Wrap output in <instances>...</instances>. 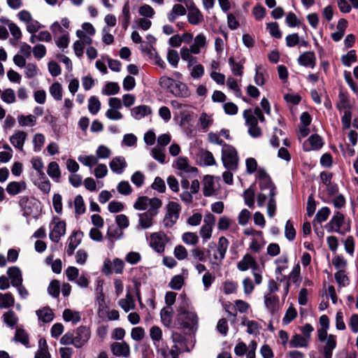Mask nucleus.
<instances>
[{"instance_id": "obj_1", "label": "nucleus", "mask_w": 358, "mask_h": 358, "mask_svg": "<svg viewBox=\"0 0 358 358\" xmlns=\"http://www.w3.org/2000/svg\"><path fill=\"white\" fill-rule=\"evenodd\" d=\"M152 207L147 211L138 213V221L136 226L137 230H145L150 228L154 224V219L159 213V208L162 206V202L158 198L151 201Z\"/></svg>"}, {"instance_id": "obj_2", "label": "nucleus", "mask_w": 358, "mask_h": 358, "mask_svg": "<svg viewBox=\"0 0 358 358\" xmlns=\"http://www.w3.org/2000/svg\"><path fill=\"white\" fill-rule=\"evenodd\" d=\"M325 227L328 232L334 231L341 235H345L351 229L350 220L345 222V215L339 211L334 212Z\"/></svg>"}, {"instance_id": "obj_3", "label": "nucleus", "mask_w": 358, "mask_h": 358, "mask_svg": "<svg viewBox=\"0 0 358 358\" xmlns=\"http://www.w3.org/2000/svg\"><path fill=\"white\" fill-rule=\"evenodd\" d=\"M181 187L183 189L180 194V198L182 202L187 205H190L193 202V194H197L200 189V183L197 179L192 181L191 185L187 178L182 179L180 181Z\"/></svg>"}, {"instance_id": "obj_4", "label": "nucleus", "mask_w": 358, "mask_h": 358, "mask_svg": "<svg viewBox=\"0 0 358 358\" xmlns=\"http://www.w3.org/2000/svg\"><path fill=\"white\" fill-rule=\"evenodd\" d=\"M181 212V206L175 201H169L166 206V213L163 219L165 228L173 227L178 222Z\"/></svg>"}, {"instance_id": "obj_5", "label": "nucleus", "mask_w": 358, "mask_h": 358, "mask_svg": "<svg viewBox=\"0 0 358 358\" xmlns=\"http://www.w3.org/2000/svg\"><path fill=\"white\" fill-rule=\"evenodd\" d=\"M222 161L223 166L230 171H236L238 165V156L234 147L229 145L222 149Z\"/></svg>"}, {"instance_id": "obj_6", "label": "nucleus", "mask_w": 358, "mask_h": 358, "mask_svg": "<svg viewBox=\"0 0 358 358\" xmlns=\"http://www.w3.org/2000/svg\"><path fill=\"white\" fill-rule=\"evenodd\" d=\"M319 341L323 345L318 348L319 352L323 355V358H332L333 351L337 345L336 336L333 334H328L320 337V334L317 335Z\"/></svg>"}, {"instance_id": "obj_7", "label": "nucleus", "mask_w": 358, "mask_h": 358, "mask_svg": "<svg viewBox=\"0 0 358 358\" xmlns=\"http://www.w3.org/2000/svg\"><path fill=\"white\" fill-rule=\"evenodd\" d=\"M256 177L259 180V189L262 192L268 189V196H272L277 194L276 187L273 182L270 176L266 173L264 168H259Z\"/></svg>"}, {"instance_id": "obj_8", "label": "nucleus", "mask_w": 358, "mask_h": 358, "mask_svg": "<svg viewBox=\"0 0 358 358\" xmlns=\"http://www.w3.org/2000/svg\"><path fill=\"white\" fill-rule=\"evenodd\" d=\"M198 323L196 314L191 311L178 313L176 324L180 329H193Z\"/></svg>"}, {"instance_id": "obj_9", "label": "nucleus", "mask_w": 358, "mask_h": 358, "mask_svg": "<svg viewBox=\"0 0 358 358\" xmlns=\"http://www.w3.org/2000/svg\"><path fill=\"white\" fill-rule=\"evenodd\" d=\"M243 117L245 124L248 127V134L252 138H259L262 136V130L257 124V119L252 113L251 108L246 109L243 111Z\"/></svg>"}, {"instance_id": "obj_10", "label": "nucleus", "mask_w": 358, "mask_h": 358, "mask_svg": "<svg viewBox=\"0 0 358 358\" xmlns=\"http://www.w3.org/2000/svg\"><path fill=\"white\" fill-rule=\"evenodd\" d=\"M173 167L180 171L178 175L182 179L189 178L192 175H196L198 172L197 168L189 165L187 157H178Z\"/></svg>"}, {"instance_id": "obj_11", "label": "nucleus", "mask_w": 358, "mask_h": 358, "mask_svg": "<svg viewBox=\"0 0 358 358\" xmlns=\"http://www.w3.org/2000/svg\"><path fill=\"white\" fill-rule=\"evenodd\" d=\"M167 236L163 232H155L150 236L149 245L156 252L162 254L164 252Z\"/></svg>"}, {"instance_id": "obj_12", "label": "nucleus", "mask_w": 358, "mask_h": 358, "mask_svg": "<svg viewBox=\"0 0 358 358\" xmlns=\"http://www.w3.org/2000/svg\"><path fill=\"white\" fill-rule=\"evenodd\" d=\"M90 329L85 326H80L74 332L75 347L80 348L87 343L90 338Z\"/></svg>"}, {"instance_id": "obj_13", "label": "nucleus", "mask_w": 358, "mask_h": 358, "mask_svg": "<svg viewBox=\"0 0 358 358\" xmlns=\"http://www.w3.org/2000/svg\"><path fill=\"white\" fill-rule=\"evenodd\" d=\"M110 350L113 355L118 357L129 358L130 357V347L127 343L122 341V342H114L110 345Z\"/></svg>"}, {"instance_id": "obj_14", "label": "nucleus", "mask_w": 358, "mask_h": 358, "mask_svg": "<svg viewBox=\"0 0 358 358\" xmlns=\"http://www.w3.org/2000/svg\"><path fill=\"white\" fill-rule=\"evenodd\" d=\"M57 222H55L53 228L50 230L49 237L50 239L55 242L59 243L61 238L65 235L66 233V222L64 221L59 220V218Z\"/></svg>"}, {"instance_id": "obj_15", "label": "nucleus", "mask_w": 358, "mask_h": 358, "mask_svg": "<svg viewBox=\"0 0 358 358\" xmlns=\"http://www.w3.org/2000/svg\"><path fill=\"white\" fill-rule=\"evenodd\" d=\"M187 20L192 25H197L203 21V15L199 9L195 6L191 0L190 5L188 6Z\"/></svg>"}, {"instance_id": "obj_16", "label": "nucleus", "mask_w": 358, "mask_h": 358, "mask_svg": "<svg viewBox=\"0 0 358 358\" xmlns=\"http://www.w3.org/2000/svg\"><path fill=\"white\" fill-rule=\"evenodd\" d=\"M324 145L322 138L318 134H313L303 143L305 151L318 150Z\"/></svg>"}, {"instance_id": "obj_17", "label": "nucleus", "mask_w": 358, "mask_h": 358, "mask_svg": "<svg viewBox=\"0 0 358 358\" xmlns=\"http://www.w3.org/2000/svg\"><path fill=\"white\" fill-rule=\"evenodd\" d=\"M297 62L302 66L313 69L316 64L315 53L311 51L304 52L299 55Z\"/></svg>"}, {"instance_id": "obj_18", "label": "nucleus", "mask_w": 358, "mask_h": 358, "mask_svg": "<svg viewBox=\"0 0 358 358\" xmlns=\"http://www.w3.org/2000/svg\"><path fill=\"white\" fill-rule=\"evenodd\" d=\"M264 299L266 308L273 315L278 310L279 297L275 294H271V293H265Z\"/></svg>"}, {"instance_id": "obj_19", "label": "nucleus", "mask_w": 358, "mask_h": 358, "mask_svg": "<svg viewBox=\"0 0 358 358\" xmlns=\"http://www.w3.org/2000/svg\"><path fill=\"white\" fill-rule=\"evenodd\" d=\"M83 236V233L80 231H75L69 238V244L66 249L68 256L73 255L75 249L80 245Z\"/></svg>"}, {"instance_id": "obj_20", "label": "nucleus", "mask_w": 358, "mask_h": 358, "mask_svg": "<svg viewBox=\"0 0 358 358\" xmlns=\"http://www.w3.org/2000/svg\"><path fill=\"white\" fill-rule=\"evenodd\" d=\"M27 134L23 131H15L10 137V142L16 149L22 151Z\"/></svg>"}, {"instance_id": "obj_21", "label": "nucleus", "mask_w": 358, "mask_h": 358, "mask_svg": "<svg viewBox=\"0 0 358 358\" xmlns=\"http://www.w3.org/2000/svg\"><path fill=\"white\" fill-rule=\"evenodd\" d=\"M111 171L117 174H122L127 166L125 158L122 156L115 157L109 163Z\"/></svg>"}, {"instance_id": "obj_22", "label": "nucleus", "mask_w": 358, "mask_h": 358, "mask_svg": "<svg viewBox=\"0 0 358 358\" xmlns=\"http://www.w3.org/2000/svg\"><path fill=\"white\" fill-rule=\"evenodd\" d=\"M162 336L163 333L160 327L153 326L150 329V337L156 350L162 347V343L164 342Z\"/></svg>"}, {"instance_id": "obj_23", "label": "nucleus", "mask_w": 358, "mask_h": 358, "mask_svg": "<svg viewBox=\"0 0 358 358\" xmlns=\"http://www.w3.org/2000/svg\"><path fill=\"white\" fill-rule=\"evenodd\" d=\"M152 113V109L149 106L140 105L131 109V115L135 120H141Z\"/></svg>"}, {"instance_id": "obj_24", "label": "nucleus", "mask_w": 358, "mask_h": 358, "mask_svg": "<svg viewBox=\"0 0 358 358\" xmlns=\"http://www.w3.org/2000/svg\"><path fill=\"white\" fill-rule=\"evenodd\" d=\"M7 274L10 280L11 285L19 286L22 283V275L20 269L17 266H11L8 268Z\"/></svg>"}, {"instance_id": "obj_25", "label": "nucleus", "mask_w": 358, "mask_h": 358, "mask_svg": "<svg viewBox=\"0 0 358 358\" xmlns=\"http://www.w3.org/2000/svg\"><path fill=\"white\" fill-rule=\"evenodd\" d=\"M38 320L43 323L50 322L54 320L55 314L49 306H45L36 311Z\"/></svg>"}, {"instance_id": "obj_26", "label": "nucleus", "mask_w": 358, "mask_h": 358, "mask_svg": "<svg viewBox=\"0 0 358 358\" xmlns=\"http://www.w3.org/2000/svg\"><path fill=\"white\" fill-rule=\"evenodd\" d=\"M228 62L232 73L235 76L241 77L243 74L244 60L239 59L237 61L234 57H230L228 59Z\"/></svg>"}, {"instance_id": "obj_27", "label": "nucleus", "mask_w": 358, "mask_h": 358, "mask_svg": "<svg viewBox=\"0 0 358 358\" xmlns=\"http://www.w3.org/2000/svg\"><path fill=\"white\" fill-rule=\"evenodd\" d=\"M27 185L24 181L10 182L6 187V192L10 196H15L20 194L22 191L26 189Z\"/></svg>"}, {"instance_id": "obj_28", "label": "nucleus", "mask_w": 358, "mask_h": 358, "mask_svg": "<svg viewBox=\"0 0 358 358\" xmlns=\"http://www.w3.org/2000/svg\"><path fill=\"white\" fill-rule=\"evenodd\" d=\"M19 206L23 211V215L28 217L33 213L32 207L36 204L29 199L27 196H23L20 198Z\"/></svg>"}, {"instance_id": "obj_29", "label": "nucleus", "mask_w": 358, "mask_h": 358, "mask_svg": "<svg viewBox=\"0 0 358 358\" xmlns=\"http://www.w3.org/2000/svg\"><path fill=\"white\" fill-rule=\"evenodd\" d=\"M352 105L350 101L349 96L347 92L340 91L338 93V102L337 103V108L338 110H351Z\"/></svg>"}, {"instance_id": "obj_30", "label": "nucleus", "mask_w": 358, "mask_h": 358, "mask_svg": "<svg viewBox=\"0 0 358 358\" xmlns=\"http://www.w3.org/2000/svg\"><path fill=\"white\" fill-rule=\"evenodd\" d=\"M1 317L3 323L10 329H13L19 321L17 314L13 310L4 313Z\"/></svg>"}, {"instance_id": "obj_31", "label": "nucleus", "mask_w": 358, "mask_h": 358, "mask_svg": "<svg viewBox=\"0 0 358 358\" xmlns=\"http://www.w3.org/2000/svg\"><path fill=\"white\" fill-rule=\"evenodd\" d=\"M309 345V341L301 334H296L292 336L291 340L289 341V346L290 348H306Z\"/></svg>"}, {"instance_id": "obj_32", "label": "nucleus", "mask_w": 358, "mask_h": 358, "mask_svg": "<svg viewBox=\"0 0 358 358\" xmlns=\"http://www.w3.org/2000/svg\"><path fill=\"white\" fill-rule=\"evenodd\" d=\"M191 92L187 85L181 81H178L175 85L173 95L176 97L187 98L190 96Z\"/></svg>"}, {"instance_id": "obj_33", "label": "nucleus", "mask_w": 358, "mask_h": 358, "mask_svg": "<svg viewBox=\"0 0 358 358\" xmlns=\"http://www.w3.org/2000/svg\"><path fill=\"white\" fill-rule=\"evenodd\" d=\"M131 19V14H130V7L129 2H126L123 7L122 13L120 16V20L121 22L122 27L126 30L129 24Z\"/></svg>"}, {"instance_id": "obj_34", "label": "nucleus", "mask_w": 358, "mask_h": 358, "mask_svg": "<svg viewBox=\"0 0 358 358\" xmlns=\"http://www.w3.org/2000/svg\"><path fill=\"white\" fill-rule=\"evenodd\" d=\"M34 183L44 194L50 192L51 184L45 174L43 176H38V178L34 181Z\"/></svg>"}, {"instance_id": "obj_35", "label": "nucleus", "mask_w": 358, "mask_h": 358, "mask_svg": "<svg viewBox=\"0 0 358 358\" xmlns=\"http://www.w3.org/2000/svg\"><path fill=\"white\" fill-rule=\"evenodd\" d=\"M186 14L185 7L181 4L173 5L172 10L168 13L167 17L171 22H174L178 16H182Z\"/></svg>"}, {"instance_id": "obj_36", "label": "nucleus", "mask_w": 358, "mask_h": 358, "mask_svg": "<svg viewBox=\"0 0 358 358\" xmlns=\"http://www.w3.org/2000/svg\"><path fill=\"white\" fill-rule=\"evenodd\" d=\"M145 270V268L143 266L132 268L133 282L134 287H136V282H138V281L141 286V283L147 279Z\"/></svg>"}, {"instance_id": "obj_37", "label": "nucleus", "mask_w": 358, "mask_h": 358, "mask_svg": "<svg viewBox=\"0 0 358 358\" xmlns=\"http://www.w3.org/2000/svg\"><path fill=\"white\" fill-rule=\"evenodd\" d=\"M47 173L48 176L55 182H59L61 178V172L59 164L56 162H51L48 164Z\"/></svg>"}, {"instance_id": "obj_38", "label": "nucleus", "mask_w": 358, "mask_h": 358, "mask_svg": "<svg viewBox=\"0 0 358 358\" xmlns=\"http://www.w3.org/2000/svg\"><path fill=\"white\" fill-rule=\"evenodd\" d=\"M172 313L173 308L171 307L163 308L160 311V317L162 324L169 328L172 324Z\"/></svg>"}, {"instance_id": "obj_39", "label": "nucleus", "mask_w": 358, "mask_h": 358, "mask_svg": "<svg viewBox=\"0 0 358 358\" xmlns=\"http://www.w3.org/2000/svg\"><path fill=\"white\" fill-rule=\"evenodd\" d=\"M15 299L10 292L0 293V308H10L14 306Z\"/></svg>"}, {"instance_id": "obj_40", "label": "nucleus", "mask_w": 358, "mask_h": 358, "mask_svg": "<svg viewBox=\"0 0 358 358\" xmlns=\"http://www.w3.org/2000/svg\"><path fill=\"white\" fill-rule=\"evenodd\" d=\"M178 81V80H174L173 78L168 76H162L159 79V85L162 88L166 90L173 95L175 85L177 84Z\"/></svg>"}, {"instance_id": "obj_41", "label": "nucleus", "mask_w": 358, "mask_h": 358, "mask_svg": "<svg viewBox=\"0 0 358 358\" xmlns=\"http://www.w3.org/2000/svg\"><path fill=\"white\" fill-rule=\"evenodd\" d=\"M155 198V197L149 199L146 196H139L134 203V208L138 210H145L148 208V206L149 208H151V201Z\"/></svg>"}, {"instance_id": "obj_42", "label": "nucleus", "mask_w": 358, "mask_h": 358, "mask_svg": "<svg viewBox=\"0 0 358 358\" xmlns=\"http://www.w3.org/2000/svg\"><path fill=\"white\" fill-rule=\"evenodd\" d=\"M62 316L64 321L71 322L74 324L81 320L80 313L78 311H73L71 309H65Z\"/></svg>"}, {"instance_id": "obj_43", "label": "nucleus", "mask_w": 358, "mask_h": 358, "mask_svg": "<svg viewBox=\"0 0 358 358\" xmlns=\"http://www.w3.org/2000/svg\"><path fill=\"white\" fill-rule=\"evenodd\" d=\"M119 305L126 313L135 308L134 298L129 294H127L124 299H122L119 301Z\"/></svg>"}, {"instance_id": "obj_44", "label": "nucleus", "mask_w": 358, "mask_h": 358, "mask_svg": "<svg viewBox=\"0 0 358 358\" xmlns=\"http://www.w3.org/2000/svg\"><path fill=\"white\" fill-rule=\"evenodd\" d=\"M120 91V86L117 83L108 82L101 90V93L103 95L110 96L117 94Z\"/></svg>"}, {"instance_id": "obj_45", "label": "nucleus", "mask_w": 358, "mask_h": 358, "mask_svg": "<svg viewBox=\"0 0 358 358\" xmlns=\"http://www.w3.org/2000/svg\"><path fill=\"white\" fill-rule=\"evenodd\" d=\"M17 122L20 127H33L36 124V119L33 115L17 116Z\"/></svg>"}, {"instance_id": "obj_46", "label": "nucleus", "mask_w": 358, "mask_h": 358, "mask_svg": "<svg viewBox=\"0 0 358 358\" xmlns=\"http://www.w3.org/2000/svg\"><path fill=\"white\" fill-rule=\"evenodd\" d=\"M191 257L197 262H205L206 256L204 248L196 247L190 250Z\"/></svg>"}, {"instance_id": "obj_47", "label": "nucleus", "mask_w": 358, "mask_h": 358, "mask_svg": "<svg viewBox=\"0 0 358 358\" xmlns=\"http://www.w3.org/2000/svg\"><path fill=\"white\" fill-rule=\"evenodd\" d=\"M163 358H179V356L173 350L169 349L166 343L162 342V347L156 350Z\"/></svg>"}, {"instance_id": "obj_48", "label": "nucleus", "mask_w": 358, "mask_h": 358, "mask_svg": "<svg viewBox=\"0 0 358 358\" xmlns=\"http://www.w3.org/2000/svg\"><path fill=\"white\" fill-rule=\"evenodd\" d=\"M14 340L16 342H19L26 346L27 348L29 347V335L25 331V330L22 329H17L15 334Z\"/></svg>"}, {"instance_id": "obj_49", "label": "nucleus", "mask_w": 358, "mask_h": 358, "mask_svg": "<svg viewBox=\"0 0 358 358\" xmlns=\"http://www.w3.org/2000/svg\"><path fill=\"white\" fill-rule=\"evenodd\" d=\"M243 199L245 203L251 208L255 206V190L251 185L249 188L243 192Z\"/></svg>"}, {"instance_id": "obj_50", "label": "nucleus", "mask_w": 358, "mask_h": 358, "mask_svg": "<svg viewBox=\"0 0 358 358\" xmlns=\"http://www.w3.org/2000/svg\"><path fill=\"white\" fill-rule=\"evenodd\" d=\"M101 108V102L96 96H92L88 100V110L92 115L98 113Z\"/></svg>"}, {"instance_id": "obj_51", "label": "nucleus", "mask_w": 358, "mask_h": 358, "mask_svg": "<svg viewBox=\"0 0 358 358\" xmlns=\"http://www.w3.org/2000/svg\"><path fill=\"white\" fill-rule=\"evenodd\" d=\"M320 328L317 329V335L320 334V337L326 335L329 328V319L327 315H323L320 317Z\"/></svg>"}, {"instance_id": "obj_52", "label": "nucleus", "mask_w": 358, "mask_h": 358, "mask_svg": "<svg viewBox=\"0 0 358 358\" xmlns=\"http://www.w3.org/2000/svg\"><path fill=\"white\" fill-rule=\"evenodd\" d=\"M254 259L255 258L252 255L246 254L245 255L243 256V259L238 263V269L241 271L248 270Z\"/></svg>"}, {"instance_id": "obj_53", "label": "nucleus", "mask_w": 358, "mask_h": 358, "mask_svg": "<svg viewBox=\"0 0 358 358\" xmlns=\"http://www.w3.org/2000/svg\"><path fill=\"white\" fill-rule=\"evenodd\" d=\"M296 230L292 222L289 220L286 222L285 227V236L289 241H293L296 237Z\"/></svg>"}, {"instance_id": "obj_54", "label": "nucleus", "mask_w": 358, "mask_h": 358, "mask_svg": "<svg viewBox=\"0 0 358 358\" xmlns=\"http://www.w3.org/2000/svg\"><path fill=\"white\" fill-rule=\"evenodd\" d=\"M122 234L121 231V229L117 228L114 225H111L108 228L106 235L110 240V241L113 243L115 240L119 239Z\"/></svg>"}, {"instance_id": "obj_55", "label": "nucleus", "mask_w": 358, "mask_h": 358, "mask_svg": "<svg viewBox=\"0 0 358 358\" xmlns=\"http://www.w3.org/2000/svg\"><path fill=\"white\" fill-rule=\"evenodd\" d=\"M357 61V54L355 50H351L341 57V62L345 66H350Z\"/></svg>"}, {"instance_id": "obj_56", "label": "nucleus", "mask_w": 358, "mask_h": 358, "mask_svg": "<svg viewBox=\"0 0 358 358\" xmlns=\"http://www.w3.org/2000/svg\"><path fill=\"white\" fill-rule=\"evenodd\" d=\"M73 205L75 207V213L77 215H82L85 212V205L83 200V198L81 195H77L73 201Z\"/></svg>"}, {"instance_id": "obj_57", "label": "nucleus", "mask_w": 358, "mask_h": 358, "mask_svg": "<svg viewBox=\"0 0 358 358\" xmlns=\"http://www.w3.org/2000/svg\"><path fill=\"white\" fill-rule=\"evenodd\" d=\"M32 168L38 173V176H43L45 173L43 171L44 164L41 157H34L31 159Z\"/></svg>"}, {"instance_id": "obj_58", "label": "nucleus", "mask_w": 358, "mask_h": 358, "mask_svg": "<svg viewBox=\"0 0 358 358\" xmlns=\"http://www.w3.org/2000/svg\"><path fill=\"white\" fill-rule=\"evenodd\" d=\"M1 98L3 102L8 104L13 103L16 100L15 92L11 88H7L3 90Z\"/></svg>"}, {"instance_id": "obj_59", "label": "nucleus", "mask_w": 358, "mask_h": 358, "mask_svg": "<svg viewBox=\"0 0 358 358\" xmlns=\"http://www.w3.org/2000/svg\"><path fill=\"white\" fill-rule=\"evenodd\" d=\"M50 93L56 101L62 99V87L60 83H55L50 87Z\"/></svg>"}, {"instance_id": "obj_60", "label": "nucleus", "mask_w": 358, "mask_h": 358, "mask_svg": "<svg viewBox=\"0 0 358 358\" xmlns=\"http://www.w3.org/2000/svg\"><path fill=\"white\" fill-rule=\"evenodd\" d=\"M78 161L84 166L92 167L98 163V159L94 155H80Z\"/></svg>"}, {"instance_id": "obj_61", "label": "nucleus", "mask_w": 358, "mask_h": 358, "mask_svg": "<svg viewBox=\"0 0 358 358\" xmlns=\"http://www.w3.org/2000/svg\"><path fill=\"white\" fill-rule=\"evenodd\" d=\"M200 159L205 166H213L215 164V158L212 152L208 150L202 151L201 152Z\"/></svg>"}, {"instance_id": "obj_62", "label": "nucleus", "mask_w": 358, "mask_h": 358, "mask_svg": "<svg viewBox=\"0 0 358 358\" xmlns=\"http://www.w3.org/2000/svg\"><path fill=\"white\" fill-rule=\"evenodd\" d=\"M285 23L289 27H299L301 24V20L293 12H289L285 17Z\"/></svg>"}, {"instance_id": "obj_63", "label": "nucleus", "mask_w": 358, "mask_h": 358, "mask_svg": "<svg viewBox=\"0 0 358 358\" xmlns=\"http://www.w3.org/2000/svg\"><path fill=\"white\" fill-rule=\"evenodd\" d=\"M297 316V312L294 307L290 306L282 319V323L284 324H289L292 321H293Z\"/></svg>"}, {"instance_id": "obj_64", "label": "nucleus", "mask_w": 358, "mask_h": 358, "mask_svg": "<svg viewBox=\"0 0 358 358\" xmlns=\"http://www.w3.org/2000/svg\"><path fill=\"white\" fill-rule=\"evenodd\" d=\"M182 241L190 245H194L199 242V237L196 233L185 232L182 236Z\"/></svg>"}]
</instances>
